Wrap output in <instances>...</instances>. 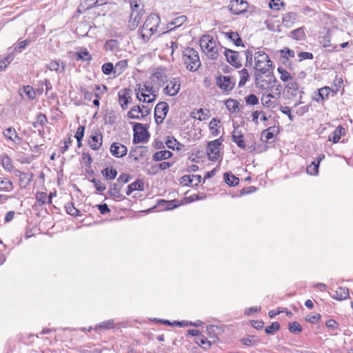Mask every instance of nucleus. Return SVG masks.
Masks as SVG:
<instances>
[{
  "label": "nucleus",
  "mask_w": 353,
  "mask_h": 353,
  "mask_svg": "<svg viewBox=\"0 0 353 353\" xmlns=\"http://www.w3.org/2000/svg\"><path fill=\"white\" fill-rule=\"evenodd\" d=\"M200 46L203 52L210 59H216L223 48L218 47L215 40L210 35H203L200 39Z\"/></svg>",
  "instance_id": "nucleus-1"
},
{
  "label": "nucleus",
  "mask_w": 353,
  "mask_h": 353,
  "mask_svg": "<svg viewBox=\"0 0 353 353\" xmlns=\"http://www.w3.org/2000/svg\"><path fill=\"white\" fill-rule=\"evenodd\" d=\"M160 21V17L157 14H152L148 17L139 32L140 37L143 41H148L157 32Z\"/></svg>",
  "instance_id": "nucleus-2"
},
{
  "label": "nucleus",
  "mask_w": 353,
  "mask_h": 353,
  "mask_svg": "<svg viewBox=\"0 0 353 353\" xmlns=\"http://www.w3.org/2000/svg\"><path fill=\"white\" fill-rule=\"evenodd\" d=\"M182 61L190 71H196L201 66L199 52L192 48H186L183 51Z\"/></svg>",
  "instance_id": "nucleus-3"
},
{
  "label": "nucleus",
  "mask_w": 353,
  "mask_h": 353,
  "mask_svg": "<svg viewBox=\"0 0 353 353\" xmlns=\"http://www.w3.org/2000/svg\"><path fill=\"white\" fill-rule=\"evenodd\" d=\"M136 91L137 98L140 101L151 103L154 101L157 97V91L154 89L152 85L148 83L139 85V88Z\"/></svg>",
  "instance_id": "nucleus-4"
},
{
  "label": "nucleus",
  "mask_w": 353,
  "mask_h": 353,
  "mask_svg": "<svg viewBox=\"0 0 353 353\" xmlns=\"http://www.w3.org/2000/svg\"><path fill=\"white\" fill-rule=\"evenodd\" d=\"M255 69L261 74H265L272 68V61L265 52H254Z\"/></svg>",
  "instance_id": "nucleus-5"
},
{
  "label": "nucleus",
  "mask_w": 353,
  "mask_h": 353,
  "mask_svg": "<svg viewBox=\"0 0 353 353\" xmlns=\"http://www.w3.org/2000/svg\"><path fill=\"white\" fill-rule=\"evenodd\" d=\"M281 85L276 88L274 93H263L261 98L262 105L268 108H275L279 105V99L281 97Z\"/></svg>",
  "instance_id": "nucleus-6"
},
{
  "label": "nucleus",
  "mask_w": 353,
  "mask_h": 353,
  "mask_svg": "<svg viewBox=\"0 0 353 353\" xmlns=\"http://www.w3.org/2000/svg\"><path fill=\"white\" fill-rule=\"evenodd\" d=\"M221 146V141L220 139L210 141L208 143L206 153L210 161H218L220 158V150Z\"/></svg>",
  "instance_id": "nucleus-7"
},
{
  "label": "nucleus",
  "mask_w": 353,
  "mask_h": 353,
  "mask_svg": "<svg viewBox=\"0 0 353 353\" xmlns=\"http://www.w3.org/2000/svg\"><path fill=\"white\" fill-rule=\"evenodd\" d=\"M134 137L133 143H142L148 139L149 134L143 125L140 123H135L133 126Z\"/></svg>",
  "instance_id": "nucleus-8"
},
{
  "label": "nucleus",
  "mask_w": 353,
  "mask_h": 353,
  "mask_svg": "<svg viewBox=\"0 0 353 353\" xmlns=\"http://www.w3.org/2000/svg\"><path fill=\"white\" fill-rule=\"evenodd\" d=\"M168 109L169 105L166 102L162 101L157 104L154 109V117L157 124L163 123Z\"/></svg>",
  "instance_id": "nucleus-9"
},
{
  "label": "nucleus",
  "mask_w": 353,
  "mask_h": 353,
  "mask_svg": "<svg viewBox=\"0 0 353 353\" xmlns=\"http://www.w3.org/2000/svg\"><path fill=\"white\" fill-rule=\"evenodd\" d=\"M276 82V78L270 72H269L265 78H263L260 74L256 75L255 78V84L259 89L264 88L265 86L269 85L272 86V85H275Z\"/></svg>",
  "instance_id": "nucleus-10"
},
{
  "label": "nucleus",
  "mask_w": 353,
  "mask_h": 353,
  "mask_svg": "<svg viewBox=\"0 0 353 353\" xmlns=\"http://www.w3.org/2000/svg\"><path fill=\"white\" fill-rule=\"evenodd\" d=\"M181 88V81L179 78L174 77L171 79L165 88L163 89V92L165 94L174 97L176 95Z\"/></svg>",
  "instance_id": "nucleus-11"
},
{
  "label": "nucleus",
  "mask_w": 353,
  "mask_h": 353,
  "mask_svg": "<svg viewBox=\"0 0 353 353\" xmlns=\"http://www.w3.org/2000/svg\"><path fill=\"white\" fill-rule=\"evenodd\" d=\"M223 54L227 61L232 65L239 68L241 65L239 53L232 50L223 48Z\"/></svg>",
  "instance_id": "nucleus-12"
},
{
  "label": "nucleus",
  "mask_w": 353,
  "mask_h": 353,
  "mask_svg": "<svg viewBox=\"0 0 353 353\" xmlns=\"http://www.w3.org/2000/svg\"><path fill=\"white\" fill-rule=\"evenodd\" d=\"M102 133L99 130L92 131L88 142L90 147L94 150H99L102 145Z\"/></svg>",
  "instance_id": "nucleus-13"
},
{
  "label": "nucleus",
  "mask_w": 353,
  "mask_h": 353,
  "mask_svg": "<svg viewBox=\"0 0 353 353\" xmlns=\"http://www.w3.org/2000/svg\"><path fill=\"white\" fill-rule=\"evenodd\" d=\"M110 153L116 158H122L126 155L128 148L121 143L114 142L111 144L110 148Z\"/></svg>",
  "instance_id": "nucleus-14"
},
{
  "label": "nucleus",
  "mask_w": 353,
  "mask_h": 353,
  "mask_svg": "<svg viewBox=\"0 0 353 353\" xmlns=\"http://www.w3.org/2000/svg\"><path fill=\"white\" fill-rule=\"evenodd\" d=\"M119 103L123 110L128 108V105L131 99V90L130 89L125 88L121 90L118 93Z\"/></svg>",
  "instance_id": "nucleus-15"
},
{
  "label": "nucleus",
  "mask_w": 353,
  "mask_h": 353,
  "mask_svg": "<svg viewBox=\"0 0 353 353\" xmlns=\"http://www.w3.org/2000/svg\"><path fill=\"white\" fill-rule=\"evenodd\" d=\"M151 79L152 81H157L161 85L165 83L168 79L167 71L164 68H158L156 71L153 72Z\"/></svg>",
  "instance_id": "nucleus-16"
},
{
  "label": "nucleus",
  "mask_w": 353,
  "mask_h": 353,
  "mask_svg": "<svg viewBox=\"0 0 353 353\" xmlns=\"http://www.w3.org/2000/svg\"><path fill=\"white\" fill-rule=\"evenodd\" d=\"M217 85L224 91H230L233 89L234 83L228 76H221L217 79Z\"/></svg>",
  "instance_id": "nucleus-17"
},
{
  "label": "nucleus",
  "mask_w": 353,
  "mask_h": 353,
  "mask_svg": "<svg viewBox=\"0 0 353 353\" xmlns=\"http://www.w3.org/2000/svg\"><path fill=\"white\" fill-rule=\"evenodd\" d=\"M234 130L232 132V139L239 148H243V130L240 125H236L234 123Z\"/></svg>",
  "instance_id": "nucleus-18"
},
{
  "label": "nucleus",
  "mask_w": 353,
  "mask_h": 353,
  "mask_svg": "<svg viewBox=\"0 0 353 353\" xmlns=\"http://www.w3.org/2000/svg\"><path fill=\"white\" fill-rule=\"evenodd\" d=\"M47 68L51 71L60 74L65 72V64L61 60H52L47 65Z\"/></svg>",
  "instance_id": "nucleus-19"
},
{
  "label": "nucleus",
  "mask_w": 353,
  "mask_h": 353,
  "mask_svg": "<svg viewBox=\"0 0 353 353\" xmlns=\"http://www.w3.org/2000/svg\"><path fill=\"white\" fill-rule=\"evenodd\" d=\"M3 136L8 139L17 143H20L22 141L19 137L14 128H8L3 132Z\"/></svg>",
  "instance_id": "nucleus-20"
},
{
  "label": "nucleus",
  "mask_w": 353,
  "mask_h": 353,
  "mask_svg": "<svg viewBox=\"0 0 353 353\" xmlns=\"http://www.w3.org/2000/svg\"><path fill=\"white\" fill-rule=\"evenodd\" d=\"M345 134V129L342 125H339L336 130L328 137V141L336 143L339 141L341 137Z\"/></svg>",
  "instance_id": "nucleus-21"
},
{
  "label": "nucleus",
  "mask_w": 353,
  "mask_h": 353,
  "mask_svg": "<svg viewBox=\"0 0 353 353\" xmlns=\"http://www.w3.org/2000/svg\"><path fill=\"white\" fill-rule=\"evenodd\" d=\"M165 145L168 148L172 149L173 150H176L177 151L181 150L184 147L183 144L179 143L173 137H167V139L165 141Z\"/></svg>",
  "instance_id": "nucleus-22"
},
{
  "label": "nucleus",
  "mask_w": 353,
  "mask_h": 353,
  "mask_svg": "<svg viewBox=\"0 0 353 353\" xmlns=\"http://www.w3.org/2000/svg\"><path fill=\"white\" fill-rule=\"evenodd\" d=\"M230 10L232 13L239 14L243 12V0H231Z\"/></svg>",
  "instance_id": "nucleus-23"
},
{
  "label": "nucleus",
  "mask_w": 353,
  "mask_h": 353,
  "mask_svg": "<svg viewBox=\"0 0 353 353\" xmlns=\"http://www.w3.org/2000/svg\"><path fill=\"white\" fill-rule=\"evenodd\" d=\"M172 153L169 150H161L156 152L152 155V159L154 161H161L163 160H166L172 157Z\"/></svg>",
  "instance_id": "nucleus-24"
},
{
  "label": "nucleus",
  "mask_w": 353,
  "mask_h": 353,
  "mask_svg": "<svg viewBox=\"0 0 353 353\" xmlns=\"http://www.w3.org/2000/svg\"><path fill=\"white\" fill-rule=\"evenodd\" d=\"M108 194L114 200H123L125 199V196L121 194L120 188H118L117 183L112 185L108 191Z\"/></svg>",
  "instance_id": "nucleus-25"
},
{
  "label": "nucleus",
  "mask_w": 353,
  "mask_h": 353,
  "mask_svg": "<svg viewBox=\"0 0 353 353\" xmlns=\"http://www.w3.org/2000/svg\"><path fill=\"white\" fill-rule=\"evenodd\" d=\"M285 90L288 94L292 97H295L297 94L299 90V84L294 79L288 82L285 85Z\"/></svg>",
  "instance_id": "nucleus-26"
},
{
  "label": "nucleus",
  "mask_w": 353,
  "mask_h": 353,
  "mask_svg": "<svg viewBox=\"0 0 353 353\" xmlns=\"http://www.w3.org/2000/svg\"><path fill=\"white\" fill-rule=\"evenodd\" d=\"M349 296V290L347 288L339 287L335 291L333 297L339 301L346 299Z\"/></svg>",
  "instance_id": "nucleus-27"
},
{
  "label": "nucleus",
  "mask_w": 353,
  "mask_h": 353,
  "mask_svg": "<svg viewBox=\"0 0 353 353\" xmlns=\"http://www.w3.org/2000/svg\"><path fill=\"white\" fill-rule=\"evenodd\" d=\"M75 59L77 61H90L92 60V56L87 49L83 48L75 53Z\"/></svg>",
  "instance_id": "nucleus-28"
},
{
  "label": "nucleus",
  "mask_w": 353,
  "mask_h": 353,
  "mask_svg": "<svg viewBox=\"0 0 353 353\" xmlns=\"http://www.w3.org/2000/svg\"><path fill=\"white\" fill-rule=\"evenodd\" d=\"M275 127H270L266 130H264L261 134V140L263 142H268L270 139L274 137V132H276Z\"/></svg>",
  "instance_id": "nucleus-29"
},
{
  "label": "nucleus",
  "mask_w": 353,
  "mask_h": 353,
  "mask_svg": "<svg viewBox=\"0 0 353 353\" xmlns=\"http://www.w3.org/2000/svg\"><path fill=\"white\" fill-rule=\"evenodd\" d=\"M223 179L225 182L230 186H236L239 183V179L230 172L225 173Z\"/></svg>",
  "instance_id": "nucleus-30"
},
{
  "label": "nucleus",
  "mask_w": 353,
  "mask_h": 353,
  "mask_svg": "<svg viewBox=\"0 0 353 353\" xmlns=\"http://www.w3.org/2000/svg\"><path fill=\"white\" fill-rule=\"evenodd\" d=\"M14 185L11 181L7 178H0V190L10 192L13 190Z\"/></svg>",
  "instance_id": "nucleus-31"
},
{
  "label": "nucleus",
  "mask_w": 353,
  "mask_h": 353,
  "mask_svg": "<svg viewBox=\"0 0 353 353\" xmlns=\"http://www.w3.org/2000/svg\"><path fill=\"white\" fill-rule=\"evenodd\" d=\"M195 343L205 350L210 349L212 345V342L202 335L195 339Z\"/></svg>",
  "instance_id": "nucleus-32"
},
{
  "label": "nucleus",
  "mask_w": 353,
  "mask_h": 353,
  "mask_svg": "<svg viewBox=\"0 0 353 353\" xmlns=\"http://www.w3.org/2000/svg\"><path fill=\"white\" fill-rule=\"evenodd\" d=\"M296 19V13L291 12L285 14L283 17V23L285 26H290Z\"/></svg>",
  "instance_id": "nucleus-33"
},
{
  "label": "nucleus",
  "mask_w": 353,
  "mask_h": 353,
  "mask_svg": "<svg viewBox=\"0 0 353 353\" xmlns=\"http://www.w3.org/2000/svg\"><path fill=\"white\" fill-rule=\"evenodd\" d=\"M101 173L107 180H113L117 175V171L113 168H106L101 171Z\"/></svg>",
  "instance_id": "nucleus-34"
},
{
  "label": "nucleus",
  "mask_w": 353,
  "mask_h": 353,
  "mask_svg": "<svg viewBox=\"0 0 353 353\" xmlns=\"http://www.w3.org/2000/svg\"><path fill=\"white\" fill-rule=\"evenodd\" d=\"M187 19V17L185 15H181L176 18H174L172 21L169 23L170 26H174L173 28H170V30L168 32H171L172 30L175 29L176 28L180 27L181 25H183Z\"/></svg>",
  "instance_id": "nucleus-35"
},
{
  "label": "nucleus",
  "mask_w": 353,
  "mask_h": 353,
  "mask_svg": "<svg viewBox=\"0 0 353 353\" xmlns=\"http://www.w3.org/2000/svg\"><path fill=\"white\" fill-rule=\"evenodd\" d=\"M105 48L106 50L112 52L118 51L119 49V43L116 39H110L105 42Z\"/></svg>",
  "instance_id": "nucleus-36"
},
{
  "label": "nucleus",
  "mask_w": 353,
  "mask_h": 353,
  "mask_svg": "<svg viewBox=\"0 0 353 353\" xmlns=\"http://www.w3.org/2000/svg\"><path fill=\"white\" fill-rule=\"evenodd\" d=\"M14 55L12 53L0 59V71L6 68V67L13 61Z\"/></svg>",
  "instance_id": "nucleus-37"
},
{
  "label": "nucleus",
  "mask_w": 353,
  "mask_h": 353,
  "mask_svg": "<svg viewBox=\"0 0 353 353\" xmlns=\"http://www.w3.org/2000/svg\"><path fill=\"white\" fill-rule=\"evenodd\" d=\"M114 325V321L112 319H110L108 321H105L101 323H99L95 326V330L97 331H101L102 330H109L113 328Z\"/></svg>",
  "instance_id": "nucleus-38"
},
{
  "label": "nucleus",
  "mask_w": 353,
  "mask_h": 353,
  "mask_svg": "<svg viewBox=\"0 0 353 353\" xmlns=\"http://www.w3.org/2000/svg\"><path fill=\"white\" fill-rule=\"evenodd\" d=\"M225 35L226 38L233 41L236 46L241 45V39L237 32H225Z\"/></svg>",
  "instance_id": "nucleus-39"
},
{
  "label": "nucleus",
  "mask_w": 353,
  "mask_h": 353,
  "mask_svg": "<svg viewBox=\"0 0 353 353\" xmlns=\"http://www.w3.org/2000/svg\"><path fill=\"white\" fill-rule=\"evenodd\" d=\"M279 73L281 74L280 79L281 81L284 82H289L292 80H293L292 76L284 68L279 67L277 69Z\"/></svg>",
  "instance_id": "nucleus-40"
},
{
  "label": "nucleus",
  "mask_w": 353,
  "mask_h": 353,
  "mask_svg": "<svg viewBox=\"0 0 353 353\" xmlns=\"http://www.w3.org/2000/svg\"><path fill=\"white\" fill-rule=\"evenodd\" d=\"M220 123L219 120L216 119H213L209 124V128L211 132V134L213 136H217L219 134V124Z\"/></svg>",
  "instance_id": "nucleus-41"
},
{
  "label": "nucleus",
  "mask_w": 353,
  "mask_h": 353,
  "mask_svg": "<svg viewBox=\"0 0 353 353\" xmlns=\"http://www.w3.org/2000/svg\"><path fill=\"white\" fill-rule=\"evenodd\" d=\"M46 122V116L42 113H39L37 115L35 121L33 122L32 125L34 128H39V126H43Z\"/></svg>",
  "instance_id": "nucleus-42"
},
{
  "label": "nucleus",
  "mask_w": 353,
  "mask_h": 353,
  "mask_svg": "<svg viewBox=\"0 0 353 353\" xmlns=\"http://www.w3.org/2000/svg\"><path fill=\"white\" fill-rule=\"evenodd\" d=\"M292 38L296 40H301L305 37V31L303 28H297L290 32Z\"/></svg>",
  "instance_id": "nucleus-43"
},
{
  "label": "nucleus",
  "mask_w": 353,
  "mask_h": 353,
  "mask_svg": "<svg viewBox=\"0 0 353 353\" xmlns=\"http://www.w3.org/2000/svg\"><path fill=\"white\" fill-rule=\"evenodd\" d=\"M330 92V88L329 87H324V88L319 89L318 96L319 98L316 99V100L318 102L320 101L325 100V99H326L328 97Z\"/></svg>",
  "instance_id": "nucleus-44"
},
{
  "label": "nucleus",
  "mask_w": 353,
  "mask_h": 353,
  "mask_svg": "<svg viewBox=\"0 0 353 353\" xmlns=\"http://www.w3.org/2000/svg\"><path fill=\"white\" fill-rule=\"evenodd\" d=\"M128 66L127 61L121 60L116 63L114 67V74H121Z\"/></svg>",
  "instance_id": "nucleus-45"
},
{
  "label": "nucleus",
  "mask_w": 353,
  "mask_h": 353,
  "mask_svg": "<svg viewBox=\"0 0 353 353\" xmlns=\"http://www.w3.org/2000/svg\"><path fill=\"white\" fill-rule=\"evenodd\" d=\"M174 202H175L174 200L168 201H165V200H161L159 202V204L164 205V209L165 210H172L179 205V204H174Z\"/></svg>",
  "instance_id": "nucleus-46"
},
{
  "label": "nucleus",
  "mask_w": 353,
  "mask_h": 353,
  "mask_svg": "<svg viewBox=\"0 0 353 353\" xmlns=\"http://www.w3.org/2000/svg\"><path fill=\"white\" fill-rule=\"evenodd\" d=\"M254 51L255 49L254 48H252L251 49H248L245 52L246 58L245 65L248 67L252 65V57L253 55H254Z\"/></svg>",
  "instance_id": "nucleus-47"
},
{
  "label": "nucleus",
  "mask_w": 353,
  "mask_h": 353,
  "mask_svg": "<svg viewBox=\"0 0 353 353\" xmlns=\"http://www.w3.org/2000/svg\"><path fill=\"white\" fill-rule=\"evenodd\" d=\"M319 161H317L316 163L315 161H313L311 165L307 166V172L310 175H316L319 172Z\"/></svg>",
  "instance_id": "nucleus-48"
},
{
  "label": "nucleus",
  "mask_w": 353,
  "mask_h": 353,
  "mask_svg": "<svg viewBox=\"0 0 353 353\" xmlns=\"http://www.w3.org/2000/svg\"><path fill=\"white\" fill-rule=\"evenodd\" d=\"M239 103L234 99H229L225 102V105L230 112H234L238 108Z\"/></svg>",
  "instance_id": "nucleus-49"
},
{
  "label": "nucleus",
  "mask_w": 353,
  "mask_h": 353,
  "mask_svg": "<svg viewBox=\"0 0 353 353\" xmlns=\"http://www.w3.org/2000/svg\"><path fill=\"white\" fill-rule=\"evenodd\" d=\"M35 198L39 205H43L48 203V197L46 193L39 192L36 194Z\"/></svg>",
  "instance_id": "nucleus-50"
},
{
  "label": "nucleus",
  "mask_w": 353,
  "mask_h": 353,
  "mask_svg": "<svg viewBox=\"0 0 353 353\" xmlns=\"http://www.w3.org/2000/svg\"><path fill=\"white\" fill-rule=\"evenodd\" d=\"M140 0H130V8L132 10V13L130 14L131 19H132L133 16L134 15L135 12H141V10H139V3Z\"/></svg>",
  "instance_id": "nucleus-51"
},
{
  "label": "nucleus",
  "mask_w": 353,
  "mask_h": 353,
  "mask_svg": "<svg viewBox=\"0 0 353 353\" xmlns=\"http://www.w3.org/2000/svg\"><path fill=\"white\" fill-rule=\"evenodd\" d=\"M2 166L8 170H10L12 168V160L8 155L1 157Z\"/></svg>",
  "instance_id": "nucleus-52"
},
{
  "label": "nucleus",
  "mask_w": 353,
  "mask_h": 353,
  "mask_svg": "<svg viewBox=\"0 0 353 353\" xmlns=\"http://www.w3.org/2000/svg\"><path fill=\"white\" fill-rule=\"evenodd\" d=\"M331 34L330 31H327L326 34L320 37V43H322L323 47H330L332 46L330 42Z\"/></svg>",
  "instance_id": "nucleus-53"
},
{
  "label": "nucleus",
  "mask_w": 353,
  "mask_h": 353,
  "mask_svg": "<svg viewBox=\"0 0 353 353\" xmlns=\"http://www.w3.org/2000/svg\"><path fill=\"white\" fill-rule=\"evenodd\" d=\"M23 93L28 97V99L30 100L34 99L36 97V94L33 88L30 85H27L23 88Z\"/></svg>",
  "instance_id": "nucleus-54"
},
{
  "label": "nucleus",
  "mask_w": 353,
  "mask_h": 353,
  "mask_svg": "<svg viewBox=\"0 0 353 353\" xmlns=\"http://www.w3.org/2000/svg\"><path fill=\"white\" fill-rule=\"evenodd\" d=\"M280 328V324L278 322H273L272 324L265 327V332L268 334H272Z\"/></svg>",
  "instance_id": "nucleus-55"
},
{
  "label": "nucleus",
  "mask_w": 353,
  "mask_h": 353,
  "mask_svg": "<svg viewBox=\"0 0 353 353\" xmlns=\"http://www.w3.org/2000/svg\"><path fill=\"white\" fill-rule=\"evenodd\" d=\"M289 330L294 334L300 333L302 330L301 325L298 322H292L289 323Z\"/></svg>",
  "instance_id": "nucleus-56"
},
{
  "label": "nucleus",
  "mask_w": 353,
  "mask_h": 353,
  "mask_svg": "<svg viewBox=\"0 0 353 353\" xmlns=\"http://www.w3.org/2000/svg\"><path fill=\"white\" fill-rule=\"evenodd\" d=\"M102 72L105 74H110L112 72L114 74V67L112 63H105L101 67Z\"/></svg>",
  "instance_id": "nucleus-57"
},
{
  "label": "nucleus",
  "mask_w": 353,
  "mask_h": 353,
  "mask_svg": "<svg viewBox=\"0 0 353 353\" xmlns=\"http://www.w3.org/2000/svg\"><path fill=\"white\" fill-rule=\"evenodd\" d=\"M188 182L191 186H196L201 181V176L200 175L192 174L188 176Z\"/></svg>",
  "instance_id": "nucleus-58"
},
{
  "label": "nucleus",
  "mask_w": 353,
  "mask_h": 353,
  "mask_svg": "<svg viewBox=\"0 0 353 353\" xmlns=\"http://www.w3.org/2000/svg\"><path fill=\"white\" fill-rule=\"evenodd\" d=\"M245 101L247 105H254L259 103V99L254 94H250L246 97Z\"/></svg>",
  "instance_id": "nucleus-59"
},
{
  "label": "nucleus",
  "mask_w": 353,
  "mask_h": 353,
  "mask_svg": "<svg viewBox=\"0 0 353 353\" xmlns=\"http://www.w3.org/2000/svg\"><path fill=\"white\" fill-rule=\"evenodd\" d=\"M91 181L93 183L97 192H101L106 189L105 185L100 180L93 179H92Z\"/></svg>",
  "instance_id": "nucleus-60"
},
{
  "label": "nucleus",
  "mask_w": 353,
  "mask_h": 353,
  "mask_svg": "<svg viewBox=\"0 0 353 353\" xmlns=\"http://www.w3.org/2000/svg\"><path fill=\"white\" fill-rule=\"evenodd\" d=\"M206 330L211 338L217 339L216 331L219 330L218 326L214 325H208L206 327Z\"/></svg>",
  "instance_id": "nucleus-61"
},
{
  "label": "nucleus",
  "mask_w": 353,
  "mask_h": 353,
  "mask_svg": "<svg viewBox=\"0 0 353 353\" xmlns=\"http://www.w3.org/2000/svg\"><path fill=\"white\" fill-rule=\"evenodd\" d=\"M208 110L200 108L196 113L198 117L194 116V118H196L200 121L205 120L208 117Z\"/></svg>",
  "instance_id": "nucleus-62"
},
{
  "label": "nucleus",
  "mask_w": 353,
  "mask_h": 353,
  "mask_svg": "<svg viewBox=\"0 0 353 353\" xmlns=\"http://www.w3.org/2000/svg\"><path fill=\"white\" fill-rule=\"evenodd\" d=\"M65 210L68 214L72 216H77L79 213V210L74 206L72 203H68L67 205H65Z\"/></svg>",
  "instance_id": "nucleus-63"
},
{
  "label": "nucleus",
  "mask_w": 353,
  "mask_h": 353,
  "mask_svg": "<svg viewBox=\"0 0 353 353\" xmlns=\"http://www.w3.org/2000/svg\"><path fill=\"white\" fill-rule=\"evenodd\" d=\"M130 185V188L135 190H143V183L141 180H137L134 182L132 183Z\"/></svg>",
  "instance_id": "nucleus-64"
}]
</instances>
